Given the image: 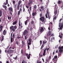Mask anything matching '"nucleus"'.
Here are the masks:
<instances>
[{
  "label": "nucleus",
  "mask_w": 63,
  "mask_h": 63,
  "mask_svg": "<svg viewBox=\"0 0 63 63\" xmlns=\"http://www.w3.org/2000/svg\"><path fill=\"white\" fill-rule=\"evenodd\" d=\"M63 50V46L62 47H58V49L59 50V52H58V55L59 57H58V58L59 57V56H60L61 55V53L63 51V50H62V49Z\"/></svg>",
  "instance_id": "obj_1"
},
{
  "label": "nucleus",
  "mask_w": 63,
  "mask_h": 63,
  "mask_svg": "<svg viewBox=\"0 0 63 63\" xmlns=\"http://www.w3.org/2000/svg\"><path fill=\"white\" fill-rule=\"evenodd\" d=\"M17 26L15 25V26H12L10 27V30L13 32H15L16 30V29Z\"/></svg>",
  "instance_id": "obj_2"
},
{
  "label": "nucleus",
  "mask_w": 63,
  "mask_h": 63,
  "mask_svg": "<svg viewBox=\"0 0 63 63\" xmlns=\"http://www.w3.org/2000/svg\"><path fill=\"white\" fill-rule=\"evenodd\" d=\"M40 19L41 20V21L43 23L44 22L45 23V18L43 16L41 17L40 18Z\"/></svg>",
  "instance_id": "obj_3"
},
{
  "label": "nucleus",
  "mask_w": 63,
  "mask_h": 63,
  "mask_svg": "<svg viewBox=\"0 0 63 63\" xmlns=\"http://www.w3.org/2000/svg\"><path fill=\"white\" fill-rule=\"evenodd\" d=\"M28 31L27 30H25V31H24L23 32V35L24 36L25 35H26L28 33Z\"/></svg>",
  "instance_id": "obj_4"
},
{
  "label": "nucleus",
  "mask_w": 63,
  "mask_h": 63,
  "mask_svg": "<svg viewBox=\"0 0 63 63\" xmlns=\"http://www.w3.org/2000/svg\"><path fill=\"white\" fill-rule=\"evenodd\" d=\"M22 24L21 22V25H20V20L19 21V26L20 27H19V28L20 29V26L21 29H22L23 27V26L22 25Z\"/></svg>",
  "instance_id": "obj_5"
},
{
  "label": "nucleus",
  "mask_w": 63,
  "mask_h": 63,
  "mask_svg": "<svg viewBox=\"0 0 63 63\" xmlns=\"http://www.w3.org/2000/svg\"><path fill=\"white\" fill-rule=\"evenodd\" d=\"M28 54H26V56L28 59H30V53L28 55Z\"/></svg>",
  "instance_id": "obj_6"
},
{
  "label": "nucleus",
  "mask_w": 63,
  "mask_h": 63,
  "mask_svg": "<svg viewBox=\"0 0 63 63\" xmlns=\"http://www.w3.org/2000/svg\"><path fill=\"white\" fill-rule=\"evenodd\" d=\"M57 8H55L54 13L56 16V14H57Z\"/></svg>",
  "instance_id": "obj_7"
},
{
  "label": "nucleus",
  "mask_w": 63,
  "mask_h": 63,
  "mask_svg": "<svg viewBox=\"0 0 63 63\" xmlns=\"http://www.w3.org/2000/svg\"><path fill=\"white\" fill-rule=\"evenodd\" d=\"M22 44L21 47H23L25 45V43L24 41H22Z\"/></svg>",
  "instance_id": "obj_8"
},
{
  "label": "nucleus",
  "mask_w": 63,
  "mask_h": 63,
  "mask_svg": "<svg viewBox=\"0 0 63 63\" xmlns=\"http://www.w3.org/2000/svg\"><path fill=\"white\" fill-rule=\"evenodd\" d=\"M47 48H46L44 50L43 53V56H45V55H46V50H47Z\"/></svg>",
  "instance_id": "obj_9"
},
{
  "label": "nucleus",
  "mask_w": 63,
  "mask_h": 63,
  "mask_svg": "<svg viewBox=\"0 0 63 63\" xmlns=\"http://www.w3.org/2000/svg\"><path fill=\"white\" fill-rule=\"evenodd\" d=\"M13 35V33H11V37L10 38L11 42V43H12L13 41V38H12V35Z\"/></svg>",
  "instance_id": "obj_10"
},
{
  "label": "nucleus",
  "mask_w": 63,
  "mask_h": 63,
  "mask_svg": "<svg viewBox=\"0 0 63 63\" xmlns=\"http://www.w3.org/2000/svg\"><path fill=\"white\" fill-rule=\"evenodd\" d=\"M13 50L10 49L8 50V54H9L10 53H12L13 52Z\"/></svg>",
  "instance_id": "obj_11"
},
{
  "label": "nucleus",
  "mask_w": 63,
  "mask_h": 63,
  "mask_svg": "<svg viewBox=\"0 0 63 63\" xmlns=\"http://www.w3.org/2000/svg\"><path fill=\"white\" fill-rule=\"evenodd\" d=\"M7 33V30H4L3 32V35H6Z\"/></svg>",
  "instance_id": "obj_12"
},
{
  "label": "nucleus",
  "mask_w": 63,
  "mask_h": 63,
  "mask_svg": "<svg viewBox=\"0 0 63 63\" xmlns=\"http://www.w3.org/2000/svg\"><path fill=\"white\" fill-rule=\"evenodd\" d=\"M58 58H57V56H54V57L53 58V59L52 60H57Z\"/></svg>",
  "instance_id": "obj_13"
},
{
  "label": "nucleus",
  "mask_w": 63,
  "mask_h": 63,
  "mask_svg": "<svg viewBox=\"0 0 63 63\" xmlns=\"http://www.w3.org/2000/svg\"><path fill=\"white\" fill-rule=\"evenodd\" d=\"M17 20H16V21L14 22L13 23V25H16V24H17Z\"/></svg>",
  "instance_id": "obj_14"
},
{
  "label": "nucleus",
  "mask_w": 63,
  "mask_h": 63,
  "mask_svg": "<svg viewBox=\"0 0 63 63\" xmlns=\"http://www.w3.org/2000/svg\"><path fill=\"white\" fill-rule=\"evenodd\" d=\"M4 36L3 35L2 36L1 38H0V41H3L4 40Z\"/></svg>",
  "instance_id": "obj_15"
},
{
  "label": "nucleus",
  "mask_w": 63,
  "mask_h": 63,
  "mask_svg": "<svg viewBox=\"0 0 63 63\" xmlns=\"http://www.w3.org/2000/svg\"><path fill=\"white\" fill-rule=\"evenodd\" d=\"M63 23H62L61 24H60V23L59 24V27H60L61 26V27H63Z\"/></svg>",
  "instance_id": "obj_16"
},
{
  "label": "nucleus",
  "mask_w": 63,
  "mask_h": 63,
  "mask_svg": "<svg viewBox=\"0 0 63 63\" xmlns=\"http://www.w3.org/2000/svg\"><path fill=\"white\" fill-rule=\"evenodd\" d=\"M8 10H9V11H10V12H11V11L12 13H13V9L12 8V7H10L9 8H8Z\"/></svg>",
  "instance_id": "obj_17"
},
{
  "label": "nucleus",
  "mask_w": 63,
  "mask_h": 63,
  "mask_svg": "<svg viewBox=\"0 0 63 63\" xmlns=\"http://www.w3.org/2000/svg\"><path fill=\"white\" fill-rule=\"evenodd\" d=\"M3 27V26H0V33L1 32L2 30Z\"/></svg>",
  "instance_id": "obj_18"
},
{
  "label": "nucleus",
  "mask_w": 63,
  "mask_h": 63,
  "mask_svg": "<svg viewBox=\"0 0 63 63\" xmlns=\"http://www.w3.org/2000/svg\"><path fill=\"white\" fill-rule=\"evenodd\" d=\"M7 17L8 20H11V18H12V16H9L8 15L7 16Z\"/></svg>",
  "instance_id": "obj_19"
},
{
  "label": "nucleus",
  "mask_w": 63,
  "mask_h": 63,
  "mask_svg": "<svg viewBox=\"0 0 63 63\" xmlns=\"http://www.w3.org/2000/svg\"><path fill=\"white\" fill-rule=\"evenodd\" d=\"M2 7L3 8H5L4 9V10H6V9H7V8L6 6H5V5H2Z\"/></svg>",
  "instance_id": "obj_20"
},
{
  "label": "nucleus",
  "mask_w": 63,
  "mask_h": 63,
  "mask_svg": "<svg viewBox=\"0 0 63 63\" xmlns=\"http://www.w3.org/2000/svg\"><path fill=\"white\" fill-rule=\"evenodd\" d=\"M2 16V11L1 10H0V17H1Z\"/></svg>",
  "instance_id": "obj_21"
},
{
  "label": "nucleus",
  "mask_w": 63,
  "mask_h": 63,
  "mask_svg": "<svg viewBox=\"0 0 63 63\" xmlns=\"http://www.w3.org/2000/svg\"><path fill=\"white\" fill-rule=\"evenodd\" d=\"M21 3H22V1H21V0L19 1L18 3V5L19 6Z\"/></svg>",
  "instance_id": "obj_22"
},
{
  "label": "nucleus",
  "mask_w": 63,
  "mask_h": 63,
  "mask_svg": "<svg viewBox=\"0 0 63 63\" xmlns=\"http://www.w3.org/2000/svg\"><path fill=\"white\" fill-rule=\"evenodd\" d=\"M32 3V1H30L28 3V5L29 6Z\"/></svg>",
  "instance_id": "obj_23"
},
{
  "label": "nucleus",
  "mask_w": 63,
  "mask_h": 63,
  "mask_svg": "<svg viewBox=\"0 0 63 63\" xmlns=\"http://www.w3.org/2000/svg\"><path fill=\"white\" fill-rule=\"evenodd\" d=\"M28 19L26 20L25 21V24L26 25L27 24V22H28Z\"/></svg>",
  "instance_id": "obj_24"
},
{
  "label": "nucleus",
  "mask_w": 63,
  "mask_h": 63,
  "mask_svg": "<svg viewBox=\"0 0 63 63\" xmlns=\"http://www.w3.org/2000/svg\"><path fill=\"white\" fill-rule=\"evenodd\" d=\"M44 44H43L41 47V48H40V49H41V50H42L43 48L44 47Z\"/></svg>",
  "instance_id": "obj_25"
},
{
  "label": "nucleus",
  "mask_w": 63,
  "mask_h": 63,
  "mask_svg": "<svg viewBox=\"0 0 63 63\" xmlns=\"http://www.w3.org/2000/svg\"><path fill=\"white\" fill-rule=\"evenodd\" d=\"M50 35H51V33H50V32H49L48 33H47V36H50Z\"/></svg>",
  "instance_id": "obj_26"
},
{
  "label": "nucleus",
  "mask_w": 63,
  "mask_h": 63,
  "mask_svg": "<svg viewBox=\"0 0 63 63\" xmlns=\"http://www.w3.org/2000/svg\"><path fill=\"white\" fill-rule=\"evenodd\" d=\"M43 30H44V28L42 27H41L40 30V32H43Z\"/></svg>",
  "instance_id": "obj_27"
},
{
  "label": "nucleus",
  "mask_w": 63,
  "mask_h": 63,
  "mask_svg": "<svg viewBox=\"0 0 63 63\" xmlns=\"http://www.w3.org/2000/svg\"><path fill=\"white\" fill-rule=\"evenodd\" d=\"M28 41L29 42H32V39L31 38L28 39Z\"/></svg>",
  "instance_id": "obj_28"
},
{
  "label": "nucleus",
  "mask_w": 63,
  "mask_h": 63,
  "mask_svg": "<svg viewBox=\"0 0 63 63\" xmlns=\"http://www.w3.org/2000/svg\"><path fill=\"white\" fill-rule=\"evenodd\" d=\"M32 29H33V28H32V27H31L30 28V29H29V30L31 31H32Z\"/></svg>",
  "instance_id": "obj_29"
},
{
  "label": "nucleus",
  "mask_w": 63,
  "mask_h": 63,
  "mask_svg": "<svg viewBox=\"0 0 63 63\" xmlns=\"http://www.w3.org/2000/svg\"><path fill=\"white\" fill-rule=\"evenodd\" d=\"M36 15V13H35L33 12V13H32V16H35Z\"/></svg>",
  "instance_id": "obj_30"
},
{
  "label": "nucleus",
  "mask_w": 63,
  "mask_h": 63,
  "mask_svg": "<svg viewBox=\"0 0 63 63\" xmlns=\"http://www.w3.org/2000/svg\"><path fill=\"white\" fill-rule=\"evenodd\" d=\"M20 7L21 8H23L24 7V5H23V4H21L20 5Z\"/></svg>",
  "instance_id": "obj_31"
},
{
  "label": "nucleus",
  "mask_w": 63,
  "mask_h": 63,
  "mask_svg": "<svg viewBox=\"0 0 63 63\" xmlns=\"http://www.w3.org/2000/svg\"><path fill=\"white\" fill-rule=\"evenodd\" d=\"M41 8L42 10L43 11V10H44L45 8H44V7H43V6H42L41 7Z\"/></svg>",
  "instance_id": "obj_32"
},
{
  "label": "nucleus",
  "mask_w": 63,
  "mask_h": 63,
  "mask_svg": "<svg viewBox=\"0 0 63 63\" xmlns=\"http://www.w3.org/2000/svg\"><path fill=\"white\" fill-rule=\"evenodd\" d=\"M53 60L54 61V63H56L57 62V60Z\"/></svg>",
  "instance_id": "obj_33"
},
{
  "label": "nucleus",
  "mask_w": 63,
  "mask_h": 63,
  "mask_svg": "<svg viewBox=\"0 0 63 63\" xmlns=\"http://www.w3.org/2000/svg\"><path fill=\"white\" fill-rule=\"evenodd\" d=\"M34 21H33V20L31 22V24H32H32H34Z\"/></svg>",
  "instance_id": "obj_34"
},
{
  "label": "nucleus",
  "mask_w": 63,
  "mask_h": 63,
  "mask_svg": "<svg viewBox=\"0 0 63 63\" xmlns=\"http://www.w3.org/2000/svg\"><path fill=\"white\" fill-rule=\"evenodd\" d=\"M37 5H34V9H37Z\"/></svg>",
  "instance_id": "obj_35"
},
{
  "label": "nucleus",
  "mask_w": 63,
  "mask_h": 63,
  "mask_svg": "<svg viewBox=\"0 0 63 63\" xmlns=\"http://www.w3.org/2000/svg\"><path fill=\"white\" fill-rule=\"evenodd\" d=\"M47 43V41H45H45H43V45H44L45 44H46V43Z\"/></svg>",
  "instance_id": "obj_36"
},
{
  "label": "nucleus",
  "mask_w": 63,
  "mask_h": 63,
  "mask_svg": "<svg viewBox=\"0 0 63 63\" xmlns=\"http://www.w3.org/2000/svg\"><path fill=\"white\" fill-rule=\"evenodd\" d=\"M47 16H48V15H49V12L48 11V10H47Z\"/></svg>",
  "instance_id": "obj_37"
},
{
  "label": "nucleus",
  "mask_w": 63,
  "mask_h": 63,
  "mask_svg": "<svg viewBox=\"0 0 63 63\" xmlns=\"http://www.w3.org/2000/svg\"><path fill=\"white\" fill-rule=\"evenodd\" d=\"M16 44L17 45H18V46H19V44H18V41H16Z\"/></svg>",
  "instance_id": "obj_38"
},
{
  "label": "nucleus",
  "mask_w": 63,
  "mask_h": 63,
  "mask_svg": "<svg viewBox=\"0 0 63 63\" xmlns=\"http://www.w3.org/2000/svg\"><path fill=\"white\" fill-rule=\"evenodd\" d=\"M17 39H21V36H18L17 37Z\"/></svg>",
  "instance_id": "obj_39"
},
{
  "label": "nucleus",
  "mask_w": 63,
  "mask_h": 63,
  "mask_svg": "<svg viewBox=\"0 0 63 63\" xmlns=\"http://www.w3.org/2000/svg\"><path fill=\"white\" fill-rule=\"evenodd\" d=\"M40 17H42V16H43V13H42V12H41V13L40 14Z\"/></svg>",
  "instance_id": "obj_40"
},
{
  "label": "nucleus",
  "mask_w": 63,
  "mask_h": 63,
  "mask_svg": "<svg viewBox=\"0 0 63 63\" xmlns=\"http://www.w3.org/2000/svg\"><path fill=\"white\" fill-rule=\"evenodd\" d=\"M17 56H16V57H13V59H15V60H16V59H17Z\"/></svg>",
  "instance_id": "obj_41"
},
{
  "label": "nucleus",
  "mask_w": 63,
  "mask_h": 63,
  "mask_svg": "<svg viewBox=\"0 0 63 63\" xmlns=\"http://www.w3.org/2000/svg\"><path fill=\"white\" fill-rule=\"evenodd\" d=\"M19 5H18V6H17V10H19Z\"/></svg>",
  "instance_id": "obj_42"
},
{
  "label": "nucleus",
  "mask_w": 63,
  "mask_h": 63,
  "mask_svg": "<svg viewBox=\"0 0 63 63\" xmlns=\"http://www.w3.org/2000/svg\"><path fill=\"white\" fill-rule=\"evenodd\" d=\"M27 35H26L25 36V40H26L27 39Z\"/></svg>",
  "instance_id": "obj_43"
},
{
  "label": "nucleus",
  "mask_w": 63,
  "mask_h": 63,
  "mask_svg": "<svg viewBox=\"0 0 63 63\" xmlns=\"http://www.w3.org/2000/svg\"><path fill=\"white\" fill-rule=\"evenodd\" d=\"M29 27L28 26L27 27V29L28 31H29Z\"/></svg>",
  "instance_id": "obj_44"
},
{
  "label": "nucleus",
  "mask_w": 63,
  "mask_h": 63,
  "mask_svg": "<svg viewBox=\"0 0 63 63\" xmlns=\"http://www.w3.org/2000/svg\"><path fill=\"white\" fill-rule=\"evenodd\" d=\"M20 10H19L18 12V13L17 14L18 15H20Z\"/></svg>",
  "instance_id": "obj_45"
},
{
  "label": "nucleus",
  "mask_w": 63,
  "mask_h": 63,
  "mask_svg": "<svg viewBox=\"0 0 63 63\" xmlns=\"http://www.w3.org/2000/svg\"><path fill=\"white\" fill-rule=\"evenodd\" d=\"M31 43L32 42H29L28 43V44L29 45H31Z\"/></svg>",
  "instance_id": "obj_46"
},
{
  "label": "nucleus",
  "mask_w": 63,
  "mask_h": 63,
  "mask_svg": "<svg viewBox=\"0 0 63 63\" xmlns=\"http://www.w3.org/2000/svg\"><path fill=\"white\" fill-rule=\"evenodd\" d=\"M37 63H42V62L41 61L39 62L38 61H37Z\"/></svg>",
  "instance_id": "obj_47"
},
{
  "label": "nucleus",
  "mask_w": 63,
  "mask_h": 63,
  "mask_svg": "<svg viewBox=\"0 0 63 63\" xmlns=\"http://www.w3.org/2000/svg\"><path fill=\"white\" fill-rule=\"evenodd\" d=\"M58 3L59 4H60V3H61V1L60 0H59L58 1Z\"/></svg>",
  "instance_id": "obj_48"
},
{
  "label": "nucleus",
  "mask_w": 63,
  "mask_h": 63,
  "mask_svg": "<svg viewBox=\"0 0 63 63\" xmlns=\"http://www.w3.org/2000/svg\"><path fill=\"white\" fill-rule=\"evenodd\" d=\"M45 16L47 18H48V17H47V13L45 15Z\"/></svg>",
  "instance_id": "obj_49"
},
{
  "label": "nucleus",
  "mask_w": 63,
  "mask_h": 63,
  "mask_svg": "<svg viewBox=\"0 0 63 63\" xmlns=\"http://www.w3.org/2000/svg\"><path fill=\"white\" fill-rule=\"evenodd\" d=\"M32 7H30V11H31V10H32Z\"/></svg>",
  "instance_id": "obj_50"
},
{
  "label": "nucleus",
  "mask_w": 63,
  "mask_h": 63,
  "mask_svg": "<svg viewBox=\"0 0 63 63\" xmlns=\"http://www.w3.org/2000/svg\"><path fill=\"white\" fill-rule=\"evenodd\" d=\"M59 27V30H61V29H62V28L63 27H61H61Z\"/></svg>",
  "instance_id": "obj_51"
},
{
  "label": "nucleus",
  "mask_w": 63,
  "mask_h": 63,
  "mask_svg": "<svg viewBox=\"0 0 63 63\" xmlns=\"http://www.w3.org/2000/svg\"><path fill=\"white\" fill-rule=\"evenodd\" d=\"M7 3L6 2L5 3V2H4V3H3V5H7Z\"/></svg>",
  "instance_id": "obj_52"
},
{
  "label": "nucleus",
  "mask_w": 63,
  "mask_h": 63,
  "mask_svg": "<svg viewBox=\"0 0 63 63\" xmlns=\"http://www.w3.org/2000/svg\"><path fill=\"white\" fill-rule=\"evenodd\" d=\"M48 17L49 19H50V16H49V15H48Z\"/></svg>",
  "instance_id": "obj_53"
},
{
  "label": "nucleus",
  "mask_w": 63,
  "mask_h": 63,
  "mask_svg": "<svg viewBox=\"0 0 63 63\" xmlns=\"http://www.w3.org/2000/svg\"><path fill=\"white\" fill-rule=\"evenodd\" d=\"M56 16H55V17H54V18H53L54 20V19L56 20Z\"/></svg>",
  "instance_id": "obj_54"
},
{
  "label": "nucleus",
  "mask_w": 63,
  "mask_h": 63,
  "mask_svg": "<svg viewBox=\"0 0 63 63\" xmlns=\"http://www.w3.org/2000/svg\"><path fill=\"white\" fill-rule=\"evenodd\" d=\"M16 4L14 6V7L15 9H16Z\"/></svg>",
  "instance_id": "obj_55"
},
{
  "label": "nucleus",
  "mask_w": 63,
  "mask_h": 63,
  "mask_svg": "<svg viewBox=\"0 0 63 63\" xmlns=\"http://www.w3.org/2000/svg\"><path fill=\"white\" fill-rule=\"evenodd\" d=\"M15 36V34L13 33V35L12 36V37H13V38H14V37Z\"/></svg>",
  "instance_id": "obj_56"
},
{
  "label": "nucleus",
  "mask_w": 63,
  "mask_h": 63,
  "mask_svg": "<svg viewBox=\"0 0 63 63\" xmlns=\"http://www.w3.org/2000/svg\"><path fill=\"white\" fill-rule=\"evenodd\" d=\"M28 49H29L30 48V46L29 45H28Z\"/></svg>",
  "instance_id": "obj_57"
},
{
  "label": "nucleus",
  "mask_w": 63,
  "mask_h": 63,
  "mask_svg": "<svg viewBox=\"0 0 63 63\" xmlns=\"http://www.w3.org/2000/svg\"><path fill=\"white\" fill-rule=\"evenodd\" d=\"M40 45H42V41H41V40L40 41Z\"/></svg>",
  "instance_id": "obj_58"
},
{
  "label": "nucleus",
  "mask_w": 63,
  "mask_h": 63,
  "mask_svg": "<svg viewBox=\"0 0 63 63\" xmlns=\"http://www.w3.org/2000/svg\"><path fill=\"white\" fill-rule=\"evenodd\" d=\"M59 37H60L61 39V38H62V36H61V35H59Z\"/></svg>",
  "instance_id": "obj_59"
},
{
  "label": "nucleus",
  "mask_w": 63,
  "mask_h": 63,
  "mask_svg": "<svg viewBox=\"0 0 63 63\" xmlns=\"http://www.w3.org/2000/svg\"><path fill=\"white\" fill-rule=\"evenodd\" d=\"M22 63H25V61L23 60V61L22 62Z\"/></svg>",
  "instance_id": "obj_60"
},
{
  "label": "nucleus",
  "mask_w": 63,
  "mask_h": 63,
  "mask_svg": "<svg viewBox=\"0 0 63 63\" xmlns=\"http://www.w3.org/2000/svg\"><path fill=\"white\" fill-rule=\"evenodd\" d=\"M24 11H25V8H23V12H24Z\"/></svg>",
  "instance_id": "obj_61"
},
{
  "label": "nucleus",
  "mask_w": 63,
  "mask_h": 63,
  "mask_svg": "<svg viewBox=\"0 0 63 63\" xmlns=\"http://www.w3.org/2000/svg\"><path fill=\"white\" fill-rule=\"evenodd\" d=\"M58 50H57L56 51V53H58Z\"/></svg>",
  "instance_id": "obj_62"
},
{
  "label": "nucleus",
  "mask_w": 63,
  "mask_h": 63,
  "mask_svg": "<svg viewBox=\"0 0 63 63\" xmlns=\"http://www.w3.org/2000/svg\"><path fill=\"white\" fill-rule=\"evenodd\" d=\"M26 7L27 8H29V6H26Z\"/></svg>",
  "instance_id": "obj_63"
},
{
  "label": "nucleus",
  "mask_w": 63,
  "mask_h": 63,
  "mask_svg": "<svg viewBox=\"0 0 63 63\" xmlns=\"http://www.w3.org/2000/svg\"><path fill=\"white\" fill-rule=\"evenodd\" d=\"M49 59H51V56H49Z\"/></svg>",
  "instance_id": "obj_64"
}]
</instances>
